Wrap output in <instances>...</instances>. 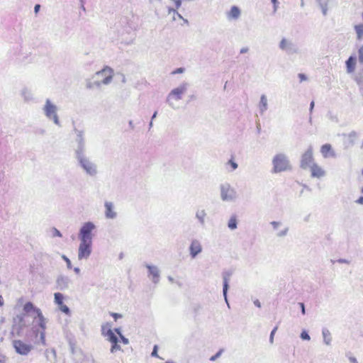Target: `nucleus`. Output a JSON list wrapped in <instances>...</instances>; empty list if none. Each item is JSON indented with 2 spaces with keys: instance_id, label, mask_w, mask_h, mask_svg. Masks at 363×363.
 Instances as JSON below:
<instances>
[{
  "instance_id": "nucleus-1",
  "label": "nucleus",
  "mask_w": 363,
  "mask_h": 363,
  "mask_svg": "<svg viewBox=\"0 0 363 363\" xmlns=\"http://www.w3.org/2000/svg\"><path fill=\"white\" fill-rule=\"evenodd\" d=\"M102 335L107 337L108 340L111 343V352L114 353L118 350H121V347L118 345L119 338L117 335L111 329V325L106 323L101 327Z\"/></svg>"
},
{
  "instance_id": "nucleus-2",
  "label": "nucleus",
  "mask_w": 363,
  "mask_h": 363,
  "mask_svg": "<svg viewBox=\"0 0 363 363\" xmlns=\"http://www.w3.org/2000/svg\"><path fill=\"white\" fill-rule=\"evenodd\" d=\"M273 169L274 172H281L291 169V165L287 157L282 153L274 156L273 160Z\"/></svg>"
},
{
  "instance_id": "nucleus-3",
  "label": "nucleus",
  "mask_w": 363,
  "mask_h": 363,
  "mask_svg": "<svg viewBox=\"0 0 363 363\" xmlns=\"http://www.w3.org/2000/svg\"><path fill=\"white\" fill-rule=\"evenodd\" d=\"M23 311L26 313L33 312L34 319H37L38 325L43 329L45 330L46 327V321L45 318L43 315L41 311L39 308H35L33 304L31 302H27L23 306Z\"/></svg>"
},
{
  "instance_id": "nucleus-4",
  "label": "nucleus",
  "mask_w": 363,
  "mask_h": 363,
  "mask_svg": "<svg viewBox=\"0 0 363 363\" xmlns=\"http://www.w3.org/2000/svg\"><path fill=\"white\" fill-rule=\"evenodd\" d=\"M96 76L100 77L101 79L94 82V85L99 86L102 84H108L113 79V70L109 67H105L101 71L96 72Z\"/></svg>"
},
{
  "instance_id": "nucleus-5",
  "label": "nucleus",
  "mask_w": 363,
  "mask_h": 363,
  "mask_svg": "<svg viewBox=\"0 0 363 363\" xmlns=\"http://www.w3.org/2000/svg\"><path fill=\"white\" fill-rule=\"evenodd\" d=\"M95 225L91 222L85 223L80 229L79 238L80 241L92 242V232Z\"/></svg>"
},
{
  "instance_id": "nucleus-6",
  "label": "nucleus",
  "mask_w": 363,
  "mask_h": 363,
  "mask_svg": "<svg viewBox=\"0 0 363 363\" xmlns=\"http://www.w3.org/2000/svg\"><path fill=\"white\" fill-rule=\"evenodd\" d=\"M12 345L16 352L21 355H27L33 349V346L30 344L21 340H14L12 342Z\"/></svg>"
},
{
  "instance_id": "nucleus-7",
  "label": "nucleus",
  "mask_w": 363,
  "mask_h": 363,
  "mask_svg": "<svg viewBox=\"0 0 363 363\" xmlns=\"http://www.w3.org/2000/svg\"><path fill=\"white\" fill-rule=\"evenodd\" d=\"M314 163L313 148L310 147L302 155L300 165L302 169H308Z\"/></svg>"
},
{
  "instance_id": "nucleus-8",
  "label": "nucleus",
  "mask_w": 363,
  "mask_h": 363,
  "mask_svg": "<svg viewBox=\"0 0 363 363\" xmlns=\"http://www.w3.org/2000/svg\"><path fill=\"white\" fill-rule=\"evenodd\" d=\"M92 242L80 241L78 257L79 259L87 258L91 252Z\"/></svg>"
},
{
  "instance_id": "nucleus-9",
  "label": "nucleus",
  "mask_w": 363,
  "mask_h": 363,
  "mask_svg": "<svg viewBox=\"0 0 363 363\" xmlns=\"http://www.w3.org/2000/svg\"><path fill=\"white\" fill-rule=\"evenodd\" d=\"M308 169L311 170V177L321 178L325 176V171L317 163L313 164Z\"/></svg>"
},
{
  "instance_id": "nucleus-10",
  "label": "nucleus",
  "mask_w": 363,
  "mask_h": 363,
  "mask_svg": "<svg viewBox=\"0 0 363 363\" xmlns=\"http://www.w3.org/2000/svg\"><path fill=\"white\" fill-rule=\"evenodd\" d=\"M186 91V86L185 85H182L179 87L174 89L168 96V100L174 99V100H179L182 99V94Z\"/></svg>"
},
{
  "instance_id": "nucleus-11",
  "label": "nucleus",
  "mask_w": 363,
  "mask_h": 363,
  "mask_svg": "<svg viewBox=\"0 0 363 363\" xmlns=\"http://www.w3.org/2000/svg\"><path fill=\"white\" fill-rule=\"evenodd\" d=\"M55 302L58 305L60 309L65 313L68 314L69 313V308L63 303V295L60 293L55 294Z\"/></svg>"
},
{
  "instance_id": "nucleus-12",
  "label": "nucleus",
  "mask_w": 363,
  "mask_h": 363,
  "mask_svg": "<svg viewBox=\"0 0 363 363\" xmlns=\"http://www.w3.org/2000/svg\"><path fill=\"white\" fill-rule=\"evenodd\" d=\"M189 250L191 257L194 258L202 250L201 243L198 240H193L190 245Z\"/></svg>"
},
{
  "instance_id": "nucleus-13",
  "label": "nucleus",
  "mask_w": 363,
  "mask_h": 363,
  "mask_svg": "<svg viewBox=\"0 0 363 363\" xmlns=\"http://www.w3.org/2000/svg\"><path fill=\"white\" fill-rule=\"evenodd\" d=\"M320 152L325 158L335 156V152L330 144L323 145L320 147Z\"/></svg>"
},
{
  "instance_id": "nucleus-14",
  "label": "nucleus",
  "mask_w": 363,
  "mask_h": 363,
  "mask_svg": "<svg viewBox=\"0 0 363 363\" xmlns=\"http://www.w3.org/2000/svg\"><path fill=\"white\" fill-rule=\"evenodd\" d=\"M235 192L229 186H223L221 189V196L223 200H230L234 197Z\"/></svg>"
},
{
  "instance_id": "nucleus-15",
  "label": "nucleus",
  "mask_w": 363,
  "mask_h": 363,
  "mask_svg": "<svg viewBox=\"0 0 363 363\" xmlns=\"http://www.w3.org/2000/svg\"><path fill=\"white\" fill-rule=\"evenodd\" d=\"M45 112L48 117H53L55 122L57 123V118L56 116V107L51 104L49 101H47L45 105Z\"/></svg>"
},
{
  "instance_id": "nucleus-16",
  "label": "nucleus",
  "mask_w": 363,
  "mask_h": 363,
  "mask_svg": "<svg viewBox=\"0 0 363 363\" xmlns=\"http://www.w3.org/2000/svg\"><path fill=\"white\" fill-rule=\"evenodd\" d=\"M106 207V216L108 218H113L116 216V213L113 210V206L111 203L106 202L105 203Z\"/></svg>"
},
{
  "instance_id": "nucleus-17",
  "label": "nucleus",
  "mask_w": 363,
  "mask_h": 363,
  "mask_svg": "<svg viewBox=\"0 0 363 363\" xmlns=\"http://www.w3.org/2000/svg\"><path fill=\"white\" fill-rule=\"evenodd\" d=\"M240 14V11L239 8L234 6L231 8V9L228 13V17L231 18L236 19L239 17Z\"/></svg>"
},
{
  "instance_id": "nucleus-18",
  "label": "nucleus",
  "mask_w": 363,
  "mask_h": 363,
  "mask_svg": "<svg viewBox=\"0 0 363 363\" xmlns=\"http://www.w3.org/2000/svg\"><path fill=\"white\" fill-rule=\"evenodd\" d=\"M347 71L349 72H352L354 69L355 67V58L352 57H350L349 59L346 62Z\"/></svg>"
},
{
  "instance_id": "nucleus-19",
  "label": "nucleus",
  "mask_w": 363,
  "mask_h": 363,
  "mask_svg": "<svg viewBox=\"0 0 363 363\" xmlns=\"http://www.w3.org/2000/svg\"><path fill=\"white\" fill-rule=\"evenodd\" d=\"M357 38L361 40L363 38V24H359L354 27Z\"/></svg>"
},
{
  "instance_id": "nucleus-20",
  "label": "nucleus",
  "mask_w": 363,
  "mask_h": 363,
  "mask_svg": "<svg viewBox=\"0 0 363 363\" xmlns=\"http://www.w3.org/2000/svg\"><path fill=\"white\" fill-rule=\"evenodd\" d=\"M228 227L231 229H235L237 228V219L235 216H232L228 221Z\"/></svg>"
},
{
  "instance_id": "nucleus-21",
  "label": "nucleus",
  "mask_w": 363,
  "mask_h": 363,
  "mask_svg": "<svg viewBox=\"0 0 363 363\" xmlns=\"http://www.w3.org/2000/svg\"><path fill=\"white\" fill-rule=\"evenodd\" d=\"M115 332L119 335V342H123L124 345H128L129 341L123 335H121L119 329H115Z\"/></svg>"
},
{
  "instance_id": "nucleus-22",
  "label": "nucleus",
  "mask_w": 363,
  "mask_h": 363,
  "mask_svg": "<svg viewBox=\"0 0 363 363\" xmlns=\"http://www.w3.org/2000/svg\"><path fill=\"white\" fill-rule=\"evenodd\" d=\"M228 165L230 166L231 170H235L238 167L237 163L235 162L234 157H232L227 163Z\"/></svg>"
},
{
  "instance_id": "nucleus-23",
  "label": "nucleus",
  "mask_w": 363,
  "mask_h": 363,
  "mask_svg": "<svg viewBox=\"0 0 363 363\" xmlns=\"http://www.w3.org/2000/svg\"><path fill=\"white\" fill-rule=\"evenodd\" d=\"M289 45V43L288 42V40L284 38L281 40V41L280 43L281 49L286 50V49H287Z\"/></svg>"
},
{
  "instance_id": "nucleus-24",
  "label": "nucleus",
  "mask_w": 363,
  "mask_h": 363,
  "mask_svg": "<svg viewBox=\"0 0 363 363\" xmlns=\"http://www.w3.org/2000/svg\"><path fill=\"white\" fill-rule=\"evenodd\" d=\"M223 351V350H220L215 355L212 356L210 358V360L215 361L217 358H218L221 355Z\"/></svg>"
},
{
  "instance_id": "nucleus-25",
  "label": "nucleus",
  "mask_w": 363,
  "mask_h": 363,
  "mask_svg": "<svg viewBox=\"0 0 363 363\" xmlns=\"http://www.w3.org/2000/svg\"><path fill=\"white\" fill-rule=\"evenodd\" d=\"M359 60L363 63V45L359 50Z\"/></svg>"
},
{
  "instance_id": "nucleus-26",
  "label": "nucleus",
  "mask_w": 363,
  "mask_h": 363,
  "mask_svg": "<svg viewBox=\"0 0 363 363\" xmlns=\"http://www.w3.org/2000/svg\"><path fill=\"white\" fill-rule=\"evenodd\" d=\"M301 338L303 340H310L309 335L306 332H305V331L301 333Z\"/></svg>"
},
{
  "instance_id": "nucleus-27",
  "label": "nucleus",
  "mask_w": 363,
  "mask_h": 363,
  "mask_svg": "<svg viewBox=\"0 0 363 363\" xmlns=\"http://www.w3.org/2000/svg\"><path fill=\"white\" fill-rule=\"evenodd\" d=\"M228 279L227 278H225L224 279V284H223V294L225 295L226 294V291L228 290Z\"/></svg>"
},
{
  "instance_id": "nucleus-28",
  "label": "nucleus",
  "mask_w": 363,
  "mask_h": 363,
  "mask_svg": "<svg viewBox=\"0 0 363 363\" xmlns=\"http://www.w3.org/2000/svg\"><path fill=\"white\" fill-rule=\"evenodd\" d=\"M110 315L114 318L115 320L122 317L121 314L117 313H111Z\"/></svg>"
},
{
  "instance_id": "nucleus-29",
  "label": "nucleus",
  "mask_w": 363,
  "mask_h": 363,
  "mask_svg": "<svg viewBox=\"0 0 363 363\" xmlns=\"http://www.w3.org/2000/svg\"><path fill=\"white\" fill-rule=\"evenodd\" d=\"M277 329H278V327H277V326H276V327L272 330V333H271V334H270V341H271V342H273L274 335V334H275L276 331L277 330Z\"/></svg>"
},
{
  "instance_id": "nucleus-30",
  "label": "nucleus",
  "mask_w": 363,
  "mask_h": 363,
  "mask_svg": "<svg viewBox=\"0 0 363 363\" xmlns=\"http://www.w3.org/2000/svg\"><path fill=\"white\" fill-rule=\"evenodd\" d=\"M260 101L262 104L264 106V107L266 108L267 103V98L264 96H262Z\"/></svg>"
},
{
  "instance_id": "nucleus-31",
  "label": "nucleus",
  "mask_w": 363,
  "mask_h": 363,
  "mask_svg": "<svg viewBox=\"0 0 363 363\" xmlns=\"http://www.w3.org/2000/svg\"><path fill=\"white\" fill-rule=\"evenodd\" d=\"M184 72V68H177L175 70H174L172 74H179V73H182Z\"/></svg>"
},
{
  "instance_id": "nucleus-32",
  "label": "nucleus",
  "mask_w": 363,
  "mask_h": 363,
  "mask_svg": "<svg viewBox=\"0 0 363 363\" xmlns=\"http://www.w3.org/2000/svg\"><path fill=\"white\" fill-rule=\"evenodd\" d=\"M298 78L300 79V82H303V81L306 80V79H307L306 75L304 74H302V73L298 74Z\"/></svg>"
},
{
  "instance_id": "nucleus-33",
  "label": "nucleus",
  "mask_w": 363,
  "mask_h": 363,
  "mask_svg": "<svg viewBox=\"0 0 363 363\" xmlns=\"http://www.w3.org/2000/svg\"><path fill=\"white\" fill-rule=\"evenodd\" d=\"M152 356L153 357H158L157 355V346L155 345L153 348V351L152 352Z\"/></svg>"
},
{
  "instance_id": "nucleus-34",
  "label": "nucleus",
  "mask_w": 363,
  "mask_h": 363,
  "mask_svg": "<svg viewBox=\"0 0 363 363\" xmlns=\"http://www.w3.org/2000/svg\"><path fill=\"white\" fill-rule=\"evenodd\" d=\"M62 257L65 259V261L66 262V263L67 264V267L69 268H71V262H70V260L66 256H63Z\"/></svg>"
},
{
  "instance_id": "nucleus-35",
  "label": "nucleus",
  "mask_w": 363,
  "mask_h": 363,
  "mask_svg": "<svg viewBox=\"0 0 363 363\" xmlns=\"http://www.w3.org/2000/svg\"><path fill=\"white\" fill-rule=\"evenodd\" d=\"M301 308V312L303 314H305L306 311H305V306H304V304L303 303H299Z\"/></svg>"
},
{
  "instance_id": "nucleus-36",
  "label": "nucleus",
  "mask_w": 363,
  "mask_h": 363,
  "mask_svg": "<svg viewBox=\"0 0 363 363\" xmlns=\"http://www.w3.org/2000/svg\"><path fill=\"white\" fill-rule=\"evenodd\" d=\"M40 6L39 4H36V5L35 6L34 10H35V12L36 13L38 12V11H39V9H40Z\"/></svg>"
},
{
  "instance_id": "nucleus-37",
  "label": "nucleus",
  "mask_w": 363,
  "mask_h": 363,
  "mask_svg": "<svg viewBox=\"0 0 363 363\" xmlns=\"http://www.w3.org/2000/svg\"><path fill=\"white\" fill-rule=\"evenodd\" d=\"M357 203H360V204H363V196H361L359 197L357 201Z\"/></svg>"
},
{
  "instance_id": "nucleus-38",
  "label": "nucleus",
  "mask_w": 363,
  "mask_h": 363,
  "mask_svg": "<svg viewBox=\"0 0 363 363\" xmlns=\"http://www.w3.org/2000/svg\"><path fill=\"white\" fill-rule=\"evenodd\" d=\"M272 2L273 3L274 9L276 10L277 7V0H272Z\"/></svg>"
},
{
  "instance_id": "nucleus-39",
  "label": "nucleus",
  "mask_w": 363,
  "mask_h": 363,
  "mask_svg": "<svg viewBox=\"0 0 363 363\" xmlns=\"http://www.w3.org/2000/svg\"><path fill=\"white\" fill-rule=\"evenodd\" d=\"M254 303L259 308L261 306V304L258 300L255 301Z\"/></svg>"
},
{
  "instance_id": "nucleus-40",
  "label": "nucleus",
  "mask_w": 363,
  "mask_h": 363,
  "mask_svg": "<svg viewBox=\"0 0 363 363\" xmlns=\"http://www.w3.org/2000/svg\"><path fill=\"white\" fill-rule=\"evenodd\" d=\"M41 340L43 344H45V334L44 333H41Z\"/></svg>"
},
{
  "instance_id": "nucleus-41",
  "label": "nucleus",
  "mask_w": 363,
  "mask_h": 363,
  "mask_svg": "<svg viewBox=\"0 0 363 363\" xmlns=\"http://www.w3.org/2000/svg\"><path fill=\"white\" fill-rule=\"evenodd\" d=\"M4 305V301L2 296L0 295V306Z\"/></svg>"
},
{
  "instance_id": "nucleus-42",
  "label": "nucleus",
  "mask_w": 363,
  "mask_h": 363,
  "mask_svg": "<svg viewBox=\"0 0 363 363\" xmlns=\"http://www.w3.org/2000/svg\"><path fill=\"white\" fill-rule=\"evenodd\" d=\"M87 87H88V88H92V87H93V84H91V83H89V84H87Z\"/></svg>"
},
{
  "instance_id": "nucleus-43",
  "label": "nucleus",
  "mask_w": 363,
  "mask_h": 363,
  "mask_svg": "<svg viewBox=\"0 0 363 363\" xmlns=\"http://www.w3.org/2000/svg\"><path fill=\"white\" fill-rule=\"evenodd\" d=\"M313 106H314V102H313V101H312V102L311 103V108L312 109V108H313Z\"/></svg>"
},
{
  "instance_id": "nucleus-44",
  "label": "nucleus",
  "mask_w": 363,
  "mask_h": 363,
  "mask_svg": "<svg viewBox=\"0 0 363 363\" xmlns=\"http://www.w3.org/2000/svg\"><path fill=\"white\" fill-rule=\"evenodd\" d=\"M350 360L353 362V363H355L356 362V359L355 358H351Z\"/></svg>"
},
{
  "instance_id": "nucleus-45",
  "label": "nucleus",
  "mask_w": 363,
  "mask_h": 363,
  "mask_svg": "<svg viewBox=\"0 0 363 363\" xmlns=\"http://www.w3.org/2000/svg\"><path fill=\"white\" fill-rule=\"evenodd\" d=\"M56 235L58 236H61V234L58 230H56Z\"/></svg>"
},
{
  "instance_id": "nucleus-46",
  "label": "nucleus",
  "mask_w": 363,
  "mask_h": 363,
  "mask_svg": "<svg viewBox=\"0 0 363 363\" xmlns=\"http://www.w3.org/2000/svg\"><path fill=\"white\" fill-rule=\"evenodd\" d=\"M157 112H155L152 116V118H154L156 116Z\"/></svg>"
},
{
  "instance_id": "nucleus-47",
  "label": "nucleus",
  "mask_w": 363,
  "mask_h": 363,
  "mask_svg": "<svg viewBox=\"0 0 363 363\" xmlns=\"http://www.w3.org/2000/svg\"><path fill=\"white\" fill-rule=\"evenodd\" d=\"M75 271H76L77 272H78L79 270V269H77H77H75Z\"/></svg>"
},
{
  "instance_id": "nucleus-48",
  "label": "nucleus",
  "mask_w": 363,
  "mask_h": 363,
  "mask_svg": "<svg viewBox=\"0 0 363 363\" xmlns=\"http://www.w3.org/2000/svg\"><path fill=\"white\" fill-rule=\"evenodd\" d=\"M362 193H363V187H362Z\"/></svg>"
}]
</instances>
